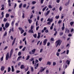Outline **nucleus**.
Instances as JSON below:
<instances>
[{
	"instance_id": "obj_1",
	"label": "nucleus",
	"mask_w": 74,
	"mask_h": 74,
	"mask_svg": "<svg viewBox=\"0 0 74 74\" xmlns=\"http://www.w3.org/2000/svg\"><path fill=\"white\" fill-rule=\"evenodd\" d=\"M62 43V41L60 40H58L56 42V47L57 48L58 46H59L60 45V44Z\"/></svg>"
},
{
	"instance_id": "obj_2",
	"label": "nucleus",
	"mask_w": 74,
	"mask_h": 74,
	"mask_svg": "<svg viewBox=\"0 0 74 74\" xmlns=\"http://www.w3.org/2000/svg\"><path fill=\"white\" fill-rule=\"evenodd\" d=\"M9 55H10V54H9V53H7L6 56V60H7L9 58Z\"/></svg>"
},
{
	"instance_id": "obj_3",
	"label": "nucleus",
	"mask_w": 74,
	"mask_h": 74,
	"mask_svg": "<svg viewBox=\"0 0 74 74\" xmlns=\"http://www.w3.org/2000/svg\"><path fill=\"white\" fill-rule=\"evenodd\" d=\"M12 52H13V49H12L10 52L9 58L10 59L11 58V56H12Z\"/></svg>"
},
{
	"instance_id": "obj_4",
	"label": "nucleus",
	"mask_w": 74,
	"mask_h": 74,
	"mask_svg": "<svg viewBox=\"0 0 74 74\" xmlns=\"http://www.w3.org/2000/svg\"><path fill=\"white\" fill-rule=\"evenodd\" d=\"M9 26H10V24L9 23L7 22L5 24V27L6 28H7L8 27H9Z\"/></svg>"
},
{
	"instance_id": "obj_5",
	"label": "nucleus",
	"mask_w": 74,
	"mask_h": 74,
	"mask_svg": "<svg viewBox=\"0 0 74 74\" xmlns=\"http://www.w3.org/2000/svg\"><path fill=\"white\" fill-rule=\"evenodd\" d=\"M47 21H49L50 22H52L53 21V18H49L47 20Z\"/></svg>"
},
{
	"instance_id": "obj_6",
	"label": "nucleus",
	"mask_w": 74,
	"mask_h": 74,
	"mask_svg": "<svg viewBox=\"0 0 74 74\" xmlns=\"http://www.w3.org/2000/svg\"><path fill=\"white\" fill-rule=\"evenodd\" d=\"M4 69H5V67L4 66H2L1 69V71H3L4 70Z\"/></svg>"
},
{
	"instance_id": "obj_7",
	"label": "nucleus",
	"mask_w": 74,
	"mask_h": 74,
	"mask_svg": "<svg viewBox=\"0 0 74 74\" xmlns=\"http://www.w3.org/2000/svg\"><path fill=\"white\" fill-rule=\"evenodd\" d=\"M36 49H34L33 50H32L31 51L32 53V54H34V53H35V51H36Z\"/></svg>"
},
{
	"instance_id": "obj_8",
	"label": "nucleus",
	"mask_w": 74,
	"mask_h": 74,
	"mask_svg": "<svg viewBox=\"0 0 74 74\" xmlns=\"http://www.w3.org/2000/svg\"><path fill=\"white\" fill-rule=\"evenodd\" d=\"M50 12V10L47 11V12L46 13V14H45V16H47L48 15V14Z\"/></svg>"
},
{
	"instance_id": "obj_9",
	"label": "nucleus",
	"mask_w": 74,
	"mask_h": 74,
	"mask_svg": "<svg viewBox=\"0 0 74 74\" xmlns=\"http://www.w3.org/2000/svg\"><path fill=\"white\" fill-rule=\"evenodd\" d=\"M47 39H45L44 41H43V43L44 45H46V43H47Z\"/></svg>"
},
{
	"instance_id": "obj_10",
	"label": "nucleus",
	"mask_w": 74,
	"mask_h": 74,
	"mask_svg": "<svg viewBox=\"0 0 74 74\" xmlns=\"http://www.w3.org/2000/svg\"><path fill=\"white\" fill-rule=\"evenodd\" d=\"M45 70V68L42 69L39 71V73H42V71H44Z\"/></svg>"
},
{
	"instance_id": "obj_11",
	"label": "nucleus",
	"mask_w": 74,
	"mask_h": 74,
	"mask_svg": "<svg viewBox=\"0 0 74 74\" xmlns=\"http://www.w3.org/2000/svg\"><path fill=\"white\" fill-rule=\"evenodd\" d=\"M70 3V0H69L68 1V2H67L65 4V5H66V6H67V5H69V3Z\"/></svg>"
},
{
	"instance_id": "obj_12",
	"label": "nucleus",
	"mask_w": 74,
	"mask_h": 74,
	"mask_svg": "<svg viewBox=\"0 0 74 74\" xmlns=\"http://www.w3.org/2000/svg\"><path fill=\"white\" fill-rule=\"evenodd\" d=\"M16 40V38H14V39L12 42V46H13V45H14V43H15V40Z\"/></svg>"
},
{
	"instance_id": "obj_13",
	"label": "nucleus",
	"mask_w": 74,
	"mask_h": 74,
	"mask_svg": "<svg viewBox=\"0 0 74 74\" xmlns=\"http://www.w3.org/2000/svg\"><path fill=\"white\" fill-rule=\"evenodd\" d=\"M25 67L23 65H22L21 66V69H25Z\"/></svg>"
},
{
	"instance_id": "obj_14",
	"label": "nucleus",
	"mask_w": 74,
	"mask_h": 74,
	"mask_svg": "<svg viewBox=\"0 0 74 74\" xmlns=\"http://www.w3.org/2000/svg\"><path fill=\"white\" fill-rule=\"evenodd\" d=\"M29 33H33V30L32 29H30L28 31Z\"/></svg>"
},
{
	"instance_id": "obj_15",
	"label": "nucleus",
	"mask_w": 74,
	"mask_h": 74,
	"mask_svg": "<svg viewBox=\"0 0 74 74\" xmlns=\"http://www.w3.org/2000/svg\"><path fill=\"white\" fill-rule=\"evenodd\" d=\"M41 34V33L38 32V37H37V38H40V35Z\"/></svg>"
},
{
	"instance_id": "obj_16",
	"label": "nucleus",
	"mask_w": 74,
	"mask_h": 74,
	"mask_svg": "<svg viewBox=\"0 0 74 74\" xmlns=\"http://www.w3.org/2000/svg\"><path fill=\"white\" fill-rule=\"evenodd\" d=\"M38 63L36 65V66H35L36 65H34V66H35V69H37V68L38 67Z\"/></svg>"
},
{
	"instance_id": "obj_17",
	"label": "nucleus",
	"mask_w": 74,
	"mask_h": 74,
	"mask_svg": "<svg viewBox=\"0 0 74 74\" xmlns=\"http://www.w3.org/2000/svg\"><path fill=\"white\" fill-rule=\"evenodd\" d=\"M67 32L68 33H69L70 32V31L68 29L66 28V31H65L66 33V32Z\"/></svg>"
},
{
	"instance_id": "obj_18",
	"label": "nucleus",
	"mask_w": 74,
	"mask_h": 74,
	"mask_svg": "<svg viewBox=\"0 0 74 74\" xmlns=\"http://www.w3.org/2000/svg\"><path fill=\"white\" fill-rule=\"evenodd\" d=\"M12 72H14V66H12Z\"/></svg>"
},
{
	"instance_id": "obj_19",
	"label": "nucleus",
	"mask_w": 74,
	"mask_h": 74,
	"mask_svg": "<svg viewBox=\"0 0 74 74\" xmlns=\"http://www.w3.org/2000/svg\"><path fill=\"white\" fill-rule=\"evenodd\" d=\"M28 21L29 22V23H32V20L30 19H28Z\"/></svg>"
},
{
	"instance_id": "obj_20",
	"label": "nucleus",
	"mask_w": 74,
	"mask_h": 74,
	"mask_svg": "<svg viewBox=\"0 0 74 74\" xmlns=\"http://www.w3.org/2000/svg\"><path fill=\"white\" fill-rule=\"evenodd\" d=\"M48 64H49V65H51V63L50 62L48 61L47 62V65H48Z\"/></svg>"
},
{
	"instance_id": "obj_21",
	"label": "nucleus",
	"mask_w": 74,
	"mask_h": 74,
	"mask_svg": "<svg viewBox=\"0 0 74 74\" xmlns=\"http://www.w3.org/2000/svg\"><path fill=\"white\" fill-rule=\"evenodd\" d=\"M66 63H67V64H70V61H69V60H67L66 61Z\"/></svg>"
},
{
	"instance_id": "obj_22",
	"label": "nucleus",
	"mask_w": 74,
	"mask_h": 74,
	"mask_svg": "<svg viewBox=\"0 0 74 74\" xmlns=\"http://www.w3.org/2000/svg\"><path fill=\"white\" fill-rule=\"evenodd\" d=\"M47 8V6H46V7H45L44 8H43L42 10V11H44L45 10V9Z\"/></svg>"
},
{
	"instance_id": "obj_23",
	"label": "nucleus",
	"mask_w": 74,
	"mask_h": 74,
	"mask_svg": "<svg viewBox=\"0 0 74 74\" xmlns=\"http://www.w3.org/2000/svg\"><path fill=\"white\" fill-rule=\"evenodd\" d=\"M36 3V1H33L32 2V4H35Z\"/></svg>"
},
{
	"instance_id": "obj_24",
	"label": "nucleus",
	"mask_w": 74,
	"mask_h": 74,
	"mask_svg": "<svg viewBox=\"0 0 74 74\" xmlns=\"http://www.w3.org/2000/svg\"><path fill=\"white\" fill-rule=\"evenodd\" d=\"M9 16H10L9 14H6V18H8V17H9Z\"/></svg>"
},
{
	"instance_id": "obj_25",
	"label": "nucleus",
	"mask_w": 74,
	"mask_h": 74,
	"mask_svg": "<svg viewBox=\"0 0 74 74\" xmlns=\"http://www.w3.org/2000/svg\"><path fill=\"white\" fill-rule=\"evenodd\" d=\"M18 29H19L20 31H21L22 30H23V29L22 28H21V27H18Z\"/></svg>"
},
{
	"instance_id": "obj_26",
	"label": "nucleus",
	"mask_w": 74,
	"mask_h": 74,
	"mask_svg": "<svg viewBox=\"0 0 74 74\" xmlns=\"http://www.w3.org/2000/svg\"><path fill=\"white\" fill-rule=\"evenodd\" d=\"M21 58H22V57L21 56H19L17 59V61H18V60H19V59Z\"/></svg>"
},
{
	"instance_id": "obj_27",
	"label": "nucleus",
	"mask_w": 74,
	"mask_h": 74,
	"mask_svg": "<svg viewBox=\"0 0 74 74\" xmlns=\"http://www.w3.org/2000/svg\"><path fill=\"white\" fill-rule=\"evenodd\" d=\"M29 58H30V56H27V57L26 59V60H28V59H29Z\"/></svg>"
},
{
	"instance_id": "obj_28",
	"label": "nucleus",
	"mask_w": 74,
	"mask_h": 74,
	"mask_svg": "<svg viewBox=\"0 0 74 74\" xmlns=\"http://www.w3.org/2000/svg\"><path fill=\"white\" fill-rule=\"evenodd\" d=\"M70 24L71 26H72V25H73V24H74V22H71V23H70Z\"/></svg>"
},
{
	"instance_id": "obj_29",
	"label": "nucleus",
	"mask_w": 74,
	"mask_h": 74,
	"mask_svg": "<svg viewBox=\"0 0 74 74\" xmlns=\"http://www.w3.org/2000/svg\"><path fill=\"white\" fill-rule=\"evenodd\" d=\"M11 71V68L8 67V72H10Z\"/></svg>"
},
{
	"instance_id": "obj_30",
	"label": "nucleus",
	"mask_w": 74,
	"mask_h": 74,
	"mask_svg": "<svg viewBox=\"0 0 74 74\" xmlns=\"http://www.w3.org/2000/svg\"><path fill=\"white\" fill-rule=\"evenodd\" d=\"M55 18H56L57 19H59V15L58 16H56Z\"/></svg>"
},
{
	"instance_id": "obj_31",
	"label": "nucleus",
	"mask_w": 74,
	"mask_h": 74,
	"mask_svg": "<svg viewBox=\"0 0 74 74\" xmlns=\"http://www.w3.org/2000/svg\"><path fill=\"white\" fill-rule=\"evenodd\" d=\"M7 32H5L3 35V36H7Z\"/></svg>"
},
{
	"instance_id": "obj_32",
	"label": "nucleus",
	"mask_w": 74,
	"mask_h": 74,
	"mask_svg": "<svg viewBox=\"0 0 74 74\" xmlns=\"http://www.w3.org/2000/svg\"><path fill=\"white\" fill-rule=\"evenodd\" d=\"M7 19L5 18H4L3 20L4 22H7Z\"/></svg>"
},
{
	"instance_id": "obj_33",
	"label": "nucleus",
	"mask_w": 74,
	"mask_h": 74,
	"mask_svg": "<svg viewBox=\"0 0 74 74\" xmlns=\"http://www.w3.org/2000/svg\"><path fill=\"white\" fill-rule=\"evenodd\" d=\"M25 71H28L29 70V67L27 68V69H25Z\"/></svg>"
},
{
	"instance_id": "obj_34",
	"label": "nucleus",
	"mask_w": 74,
	"mask_h": 74,
	"mask_svg": "<svg viewBox=\"0 0 74 74\" xmlns=\"http://www.w3.org/2000/svg\"><path fill=\"white\" fill-rule=\"evenodd\" d=\"M48 7L49 8H52V6H51V5H50L48 6Z\"/></svg>"
},
{
	"instance_id": "obj_35",
	"label": "nucleus",
	"mask_w": 74,
	"mask_h": 74,
	"mask_svg": "<svg viewBox=\"0 0 74 74\" xmlns=\"http://www.w3.org/2000/svg\"><path fill=\"white\" fill-rule=\"evenodd\" d=\"M56 62H53V66H55V65H56Z\"/></svg>"
},
{
	"instance_id": "obj_36",
	"label": "nucleus",
	"mask_w": 74,
	"mask_h": 74,
	"mask_svg": "<svg viewBox=\"0 0 74 74\" xmlns=\"http://www.w3.org/2000/svg\"><path fill=\"white\" fill-rule=\"evenodd\" d=\"M31 71L32 72H33V71H34V69H33V67H32L31 68Z\"/></svg>"
},
{
	"instance_id": "obj_37",
	"label": "nucleus",
	"mask_w": 74,
	"mask_h": 74,
	"mask_svg": "<svg viewBox=\"0 0 74 74\" xmlns=\"http://www.w3.org/2000/svg\"><path fill=\"white\" fill-rule=\"evenodd\" d=\"M22 3H21L19 5V8H21L22 7Z\"/></svg>"
},
{
	"instance_id": "obj_38",
	"label": "nucleus",
	"mask_w": 74,
	"mask_h": 74,
	"mask_svg": "<svg viewBox=\"0 0 74 74\" xmlns=\"http://www.w3.org/2000/svg\"><path fill=\"white\" fill-rule=\"evenodd\" d=\"M33 36L34 38H36V37H37V34H35L34 35H33Z\"/></svg>"
},
{
	"instance_id": "obj_39",
	"label": "nucleus",
	"mask_w": 74,
	"mask_h": 74,
	"mask_svg": "<svg viewBox=\"0 0 74 74\" xmlns=\"http://www.w3.org/2000/svg\"><path fill=\"white\" fill-rule=\"evenodd\" d=\"M24 32V30H23V29L22 30L21 32V34H22Z\"/></svg>"
},
{
	"instance_id": "obj_40",
	"label": "nucleus",
	"mask_w": 74,
	"mask_h": 74,
	"mask_svg": "<svg viewBox=\"0 0 74 74\" xmlns=\"http://www.w3.org/2000/svg\"><path fill=\"white\" fill-rule=\"evenodd\" d=\"M35 62V64H36V63H37L38 62V60H36Z\"/></svg>"
},
{
	"instance_id": "obj_41",
	"label": "nucleus",
	"mask_w": 74,
	"mask_h": 74,
	"mask_svg": "<svg viewBox=\"0 0 74 74\" xmlns=\"http://www.w3.org/2000/svg\"><path fill=\"white\" fill-rule=\"evenodd\" d=\"M49 32V31H48V29H46L45 31V32L46 33H48Z\"/></svg>"
},
{
	"instance_id": "obj_42",
	"label": "nucleus",
	"mask_w": 74,
	"mask_h": 74,
	"mask_svg": "<svg viewBox=\"0 0 74 74\" xmlns=\"http://www.w3.org/2000/svg\"><path fill=\"white\" fill-rule=\"evenodd\" d=\"M26 7V4H24L23 5V8H25Z\"/></svg>"
},
{
	"instance_id": "obj_43",
	"label": "nucleus",
	"mask_w": 74,
	"mask_h": 74,
	"mask_svg": "<svg viewBox=\"0 0 74 74\" xmlns=\"http://www.w3.org/2000/svg\"><path fill=\"white\" fill-rule=\"evenodd\" d=\"M21 55V52H19L18 54V56H20Z\"/></svg>"
},
{
	"instance_id": "obj_44",
	"label": "nucleus",
	"mask_w": 74,
	"mask_h": 74,
	"mask_svg": "<svg viewBox=\"0 0 74 74\" xmlns=\"http://www.w3.org/2000/svg\"><path fill=\"white\" fill-rule=\"evenodd\" d=\"M61 22H62V20H60L58 22V24H60V23H61Z\"/></svg>"
},
{
	"instance_id": "obj_45",
	"label": "nucleus",
	"mask_w": 74,
	"mask_h": 74,
	"mask_svg": "<svg viewBox=\"0 0 74 74\" xmlns=\"http://www.w3.org/2000/svg\"><path fill=\"white\" fill-rule=\"evenodd\" d=\"M34 60V58H32L30 60V61H31V62H32V61H33V60Z\"/></svg>"
},
{
	"instance_id": "obj_46",
	"label": "nucleus",
	"mask_w": 74,
	"mask_h": 74,
	"mask_svg": "<svg viewBox=\"0 0 74 74\" xmlns=\"http://www.w3.org/2000/svg\"><path fill=\"white\" fill-rule=\"evenodd\" d=\"M62 30H64V27H62Z\"/></svg>"
},
{
	"instance_id": "obj_47",
	"label": "nucleus",
	"mask_w": 74,
	"mask_h": 74,
	"mask_svg": "<svg viewBox=\"0 0 74 74\" xmlns=\"http://www.w3.org/2000/svg\"><path fill=\"white\" fill-rule=\"evenodd\" d=\"M26 48V47H24L23 49H22V51H25V49Z\"/></svg>"
},
{
	"instance_id": "obj_48",
	"label": "nucleus",
	"mask_w": 74,
	"mask_h": 74,
	"mask_svg": "<svg viewBox=\"0 0 74 74\" xmlns=\"http://www.w3.org/2000/svg\"><path fill=\"white\" fill-rule=\"evenodd\" d=\"M62 6H60L59 8V10L60 11H61L62 10Z\"/></svg>"
},
{
	"instance_id": "obj_49",
	"label": "nucleus",
	"mask_w": 74,
	"mask_h": 74,
	"mask_svg": "<svg viewBox=\"0 0 74 74\" xmlns=\"http://www.w3.org/2000/svg\"><path fill=\"white\" fill-rule=\"evenodd\" d=\"M36 26H38V21H36Z\"/></svg>"
},
{
	"instance_id": "obj_50",
	"label": "nucleus",
	"mask_w": 74,
	"mask_h": 74,
	"mask_svg": "<svg viewBox=\"0 0 74 74\" xmlns=\"http://www.w3.org/2000/svg\"><path fill=\"white\" fill-rule=\"evenodd\" d=\"M69 50H67L66 51V54L68 55L69 54Z\"/></svg>"
},
{
	"instance_id": "obj_51",
	"label": "nucleus",
	"mask_w": 74,
	"mask_h": 74,
	"mask_svg": "<svg viewBox=\"0 0 74 74\" xmlns=\"http://www.w3.org/2000/svg\"><path fill=\"white\" fill-rule=\"evenodd\" d=\"M43 2H44V0H41L40 3L41 4H42L43 3Z\"/></svg>"
},
{
	"instance_id": "obj_52",
	"label": "nucleus",
	"mask_w": 74,
	"mask_h": 74,
	"mask_svg": "<svg viewBox=\"0 0 74 74\" xmlns=\"http://www.w3.org/2000/svg\"><path fill=\"white\" fill-rule=\"evenodd\" d=\"M39 60L40 62H41L42 60V58H40L39 59Z\"/></svg>"
},
{
	"instance_id": "obj_53",
	"label": "nucleus",
	"mask_w": 74,
	"mask_h": 74,
	"mask_svg": "<svg viewBox=\"0 0 74 74\" xmlns=\"http://www.w3.org/2000/svg\"><path fill=\"white\" fill-rule=\"evenodd\" d=\"M51 22H49L47 23V24H48V25H51Z\"/></svg>"
},
{
	"instance_id": "obj_54",
	"label": "nucleus",
	"mask_w": 74,
	"mask_h": 74,
	"mask_svg": "<svg viewBox=\"0 0 74 74\" xmlns=\"http://www.w3.org/2000/svg\"><path fill=\"white\" fill-rule=\"evenodd\" d=\"M10 38L11 39V40H13L14 39V38L13 37V36H10Z\"/></svg>"
},
{
	"instance_id": "obj_55",
	"label": "nucleus",
	"mask_w": 74,
	"mask_h": 74,
	"mask_svg": "<svg viewBox=\"0 0 74 74\" xmlns=\"http://www.w3.org/2000/svg\"><path fill=\"white\" fill-rule=\"evenodd\" d=\"M33 14H32V15H31L30 17V19H32V18H33Z\"/></svg>"
},
{
	"instance_id": "obj_56",
	"label": "nucleus",
	"mask_w": 74,
	"mask_h": 74,
	"mask_svg": "<svg viewBox=\"0 0 74 74\" xmlns=\"http://www.w3.org/2000/svg\"><path fill=\"white\" fill-rule=\"evenodd\" d=\"M56 55L57 56H59V53H56Z\"/></svg>"
},
{
	"instance_id": "obj_57",
	"label": "nucleus",
	"mask_w": 74,
	"mask_h": 74,
	"mask_svg": "<svg viewBox=\"0 0 74 74\" xmlns=\"http://www.w3.org/2000/svg\"><path fill=\"white\" fill-rule=\"evenodd\" d=\"M46 74H48V73H49V71L48 70H47L46 71Z\"/></svg>"
},
{
	"instance_id": "obj_58",
	"label": "nucleus",
	"mask_w": 74,
	"mask_h": 74,
	"mask_svg": "<svg viewBox=\"0 0 74 74\" xmlns=\"http://www.w3.org/2000/svg\"><path fill=\"white\" fill-rule=\"evenodd\" d=\"M63 32H61L60 33V36H62V35H63Z\"/></svg>"
},
{
	"instance_id": "obj_59",
	"label": "nucleus",
	"mask_w": 74,
	"mask_h": 74,
	"mask_svg": "<svg viewBox=\"0 0 74 74\" xmlns=\"http://www.w3.org/2000/svg\"><path fill=\"white\" fill-rule=\"evenodd\" d=\"M50 45V43L48 42L47 43V46H49Z\"/></svg>"
},
{
	"instance_id": "obj_60",
	"label": "nucleus",
	"mask_w": 74,
	"mask_h": 74,
	"mask_svg": "<svg viewBox=\"0 0 74 74\" xmlns=\"http://www.w3.org/2000/svg\"><path fill=\"white\" fill-rule=\"evenodd\" d=\"M56 2L58 3H59L60 2V0H57Z\"/></svg>"
},
{
	"instance_id": "obj_61",
	"label": "nucleus",
	"mask_w": 74,
	"mask_h": 74,
	"mask_svg": "<svg viewBox=\"0 0 74 74\" xmlns=\"http://www.w3.org/2000/svg\"><path fill=\"white\" fill-rule=\"evenodd\" d=\"M46 29H47V27H44L43 30H44V31H45V30H46Z\"/></svg>"
},
{
	"instance_id": "obj_62",
	"label": "nucleus",
	"mask_w": 74,
	"mask_h": 74,
	"mask_svg": "<svg viewBox=\"0 0 74 74\" xmlns=\"http://www.w3.org/2000/svg\"><path fill=\"white\" fill-rule=\"evenodd\" d=\"M57 31H56V32L54 34V36H56V34H57Z\"/></svg>"
},
{
	"instance_id": "obj_63",
	"label": "nucleus",
	"mask_w": 74,
	"mask_h": 74,
	"mask_svg": "<svg viewBox=\"0 0 74 74\" xmlns=\"http://www.w3.org/2000/svg\"><path fill=\"white\" fill-rule=\"evenodd\" d=\"M18 66H20L21 64V62H20L18 63Z\"/></svg>"
},
{
	"instance_id": "obj_64",
	"label": "nucleus",
	"mask_w": 74,
	"mask_h": 74,
	"mask_svg": "<svg viewBox=\"0 0 74 74\" xmlns=\"http://www.w3.org/2000/svg\"><path fill=\"white\" fill-rule=\"evenodd\" d=\"M27 74H30V71H28L27 73Z\"/></svg>"
}]
</instances>
